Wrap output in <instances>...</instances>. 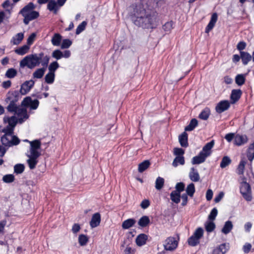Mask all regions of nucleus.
<instances>
[{
	"label": "nucleus",
	"instance_id": "obj_1",
	"mask_svg": "<svg viewBox=\"0 0 254 254\" xmlns=\"http://www.w3.org/2000/svg\"><path fill=\"white\" fill-rule=\"evenodd\" d=\"M132 20L136 26L143 29H155L159 24L157 14L147 12L141 6H137L134 8Z\"/></svg>",
	"mask_w": 254,
	"mask_h": 254
},
{
	"label": "nucleus",
	"instance_id": "obj_2",
	"mask_svg": "<svg viewBox=\"0 0 254 254\" xmlns=\"http://www.w3.org/2000/svg\"><path fill=\"white\" fill-rule=\"evenodd\" d=\"M44 55L43 53H40L39 54H30L25 57L19 64L20 67L24 68L27 67L29 69H33L36 66H38L41 64L42 58Z\"/></svg>",
	"mask_w": 254,
	"mask_h": 254
},
{
	"label": "nucleus",
	"instance_id": "obj_3",
	"mask_svg": "<svg viewBox=\"0 0 254 254\" xmlns=\"http://www.w3.org/2000/svg\"><path fill=\"white\" fill-rule=\"evenodd\" d=\"M203 235V229L201 227L197 228L192 235L188 239V244L191 247L196 246L199 243L200 239L202 237Z\"/></svg>",
	"mask_w": 254,
	"mask_h": 254
},
{
	"label": "nucleus",
	"instance_id": "obj_4",
	"mask_svg": "<svg viewBox=\"0 0 254 254\" xmlns=\"http://www.w3.org/2000/svg\"><path fill=\"white\" fill-rule=\"evenodd\" d=\"M240 193L246 201H252L253 197L251 186L249 183L245 181L241 183Z\"/></svg>",
	"mask_w": 254,
	"mask_h": 254
},
{
	"label": "nucleus",
	"instance_id": "obj_5",
	"mask_svg": "<svg viewBox=\"0 0 254 254\" xmlns=\"http://www.w3.org/2000/svg\"><path fill=\"white\" fill-rule=\"evenodd\" d=\"M179 236L177 234V239L173 237L167 238L164 244V249L166 251H173L178 247L179 241Z\"/></svg>",
	"mask_w": 254,
	"mask_h": 254
},
{
	"label": "nucleus",
	"instance_id": "obj_6",
	"mask_svg": "<svg viewBox=\"0 0 254 254\" xmlns=\"http://www.w3.org/2000/svg\"><path fill=\"white\" fill-rule=\"evenodd\" d=\"M31 96H27L24 98L21 102V106L29 107L31 110H36L39 105V101L37 99H32Z\"/></svg>",
	"mask_w": 254,
	"mask_h": 254
},
{
	"label": "nucleus",
	"instance_id": "obj_7",
	"mask_svg": "<svg viewBox=\"0 0 254 254\" xmlns=\"http://www.w3.org/2000/svg\"><path fill=\"white\" fill-rule=\"evenodd\" d=\"M30 144V154L34 155H41L39 150L40 149L41 146V142L39 139H35L31 141H29Z\"/></svg>",
	"mask_w": 254,
	"mask_h": 254
},
{
	"label": "nucleus",
	"instance_id": "obj_8",
	"mask_svg": "<svg viewBox=\"0 0 254 254\" xmlns=\"http://www.w3.org/2000/svg\"><path fill=\"white\" fill-rule=\"evenodd\" d=\"M35 81L32 79L25 81L21 84L19 92L22 95H26L33 87Z\"/></svg>",
	"mask_w": 254,
	"mask_h": 254
},
{
	"label": "nucleus",
	"instance_id": "obj_9",
	"mask_svg": "<svg viewBox=\"0 0 254 254\" xmlns=\"http://www.w3.org/2000/svg\"><path fill=\"white\" fill-rule=\"evenodd\" d=\"M21 95L17 90L9 92L7 94L5 101L16 103L21 98Z\"/></svg>",
	"mask_w": 254,
	"mask_h": 254
},
{
	"label": "nucleus",
	"instance_id": "obj_10",
	"mask_svg": "<svg viewBox=\"0 0 254 254\" xmlns=\"http://www.w3.org/2000/svg\"><path fill=\"white\" fill-rule=\"evenodd\" d=\"M230 107V103L228 100H222L216 105L215 111L218 114H221L227 110Z\"/></svg>",
	"mask_w": 254,
	"mask_h": 254
},
{
	"label": "nucleus",
	"instance_id": "obj_11",
	"mask_svg": "<svg viewBox=\"0 0 254 254\" xmlns=\"http://www.w3.org/2000/svg\"><path fill=\"white\" fill-rule=\"evenodd\" d=\"M214 140H212L210 142L207 143L202 148V150L200 152L206 158L210 156L211 154V149L214 145Z\"/></svg>",
	"mask_w": 254,
	"mask_h": 254
},
{
	"label": "nucleus",
	"instance_id": "obj_12",
	"mask_svg": "<svg viewBox=\"0 0 254 254\" xmlns=\"http://www.w3.org/2000/svg\"><path fill=\"white\" fill-rule=\"evenodd\" d=\"M15 114L18 117V123L19 124H22L29 118L27 110L25 108H20Z\"/></svg>",
	"mask_w": 254,
	"mask_h": 254
},
{
	"label": "nucleus",
	"instance_id": "obj_13",
	"mask_svg": "<svg viewBox=\"0 0 254 254\" xmlns=\"http://www.w3.org/2000/svg\"><path fill=\"white\" fill-rule=\"evenodd\" d=\"M26 155L29 158L27 160V162L29 168L31 170L35 169L38 162L37 159L40 156L32 154H27Z\"/></svg>",
	"mask_w": 254,
	"mask_h": 254
},
{
	"label": "nucleus",
	"instance_id": "obj_14",
	"mask_svg": "<svg viewBox=\"0 0 254 254\" xmlns=\"http://www.w3.org/2000/svg\"><path fill=\"white\" fill-rule=\"evenodd\" d=\"M39 16V13L36 11H32V12L25 14L23 19V22L25 25H28L30 21L37 18Z\"/></svg>",
	"mask_w": 254,
	"mask_h": 254
},
{
	"label": "nucleus",
	"instance_id": "obj_15",
	"mask_svg": "<svg viewBox=\"0 0 254 254\" xmlns=\"http://www.w3.org/2000/svg\"><path fill=\"white\" fill-rule=\"evenodd\" d=\"M229 249V244L223 243L215 248L212 252V254H225Z\"/></svg>",
	"mask_w": 254,
	"mask_h": 254
},
{
	"label": "nucleus",
	"instance_id": "obj_16",
	"mask_svg": "<svg viewBox=\"0 0 254 254\" xmlns=\"http://www.w3.org/2000/svg\"><path fill=\"white\" fill-rule=\"evenodd\" d=\"M218 18V15L216 13H213L211 15L210 20L209 21L208 25L205 28V33H209L210 30H211L215 26L216 22H217Z\"/></svg>",
	"mask_w": 254,
	"mask_h": 254
},
{
	"label": "nucleus",
	"instance_id": "obj_17",
	"mask_svg": "<svg viewBox=\"0 0 254 254\" xmlns=\"http://www.w3.org/2000/svg\"><path fill=\"white\" fill-rule=\"evenodd\" d=\"M248 138L246 135H240L237 134L235 135L234 143L237 146L244 144L248 141Z\"/></svg>",
	"mask_w": 254,
	"mask_h": 254
},
{
	"label": "nucleus",
	"instance_id": "obj_18",
	"mask_svg": "<svg viewBox=\"0 0 254 254\" xmlns=\"http://www.w3.org/2000/svg\"><path fill=\"white\" fill-rule=\"evenodd\" d=\"M179 141L182 147H187L189 146L188 135L186 131L183 132L179 136Z\"/></svg>",
	"mask_w": 254,
	"mask_h": 254
},
{
	"label": "nucleus",
	"instance_id": "obj_19",
	"mask_svg": "<svg viewBox=\"0 0 254 254\" xmlns=\"http://www.w3.org/2000/svg\"><path fill=\"white\" fill-rule=\"evenodd\" d=\"M101 221L100 214L99 213L94 214L90 222V225L92 228H95L99 225Z\"/></svg>",
	"mask_w": 254,
	"mask_h": 254
},
{
	"label": "nucleus",
	"instance_id": "obj_20",
	"mask_svg": "<svg viewBox=\"0 0 254 254\" xmlns=\"http://www.w3.org/2000/svg\"><path fill=\"white\" fill-rule=\"evenodd\" d=\"M35 8V6L34 4L31 2L22 8L20 11L19 13L23 16L25 14H27L33 11Z\"/></svg>",
	"mask_w": 254,
	"mask_h": 254
},
{
	"label": "nucleus",
	"instance_id": "obj_21",
	"mask_svg": "<svg viewBox=\"0 0 254 254\" xmlns=\"http://www.w3.org/2000/svg\"><path fill=\"white\" fill-rule=\"evenodd\" d=\"M24 32L16 34L10 40V43L14 45H19L24 38Z\"/></svg>",
	"mask_w": 254,
	"mask_h": 254
},
{
	"label": "nucleus",
	"instance_id": "obj_22",
	"mask_svg": "<svg viewBox=\"0 0 254 254\" xmlns=\"http://www.w3.org/2000/svg\"><path fill=\"white\" fill-rule=\"evenodd\" d=\"M189 176L190 180L192 182H197L200 180L198 172L194 167L191 168Z\"/></svg>",
	"mask_w": 254,
	"mask_h": 254
},
{
	"label": "nucleus",
	"instance_id": "obj_23",
	"mask_svg": "<svg viewBox=\"0 0 254 254\" xmlns=\"http://www.w3.org/2000/svg\"><path fill=\"white\" fill-rule=\"evenodd\" d=\"M241 59L243 64L246 65L252 60V55L247 52H240Z\"/></svg>",
	"mask_w": 254,
	"mask_h": 254
},
{
	"label": "nucleus",
	"instance_id": "obj_24",
	"mask_svg": "<svg viewBox=\"0 0 254 254\" xmlns=\"http://www.w3.org/2000/svg\"><path fill=\"white\" fill-rule=\"evenodd\" d=\"M148 239V236L145 234L138 235L135 240V242L138 246H142L145 245Z\"/></svg>",
	"mask_w": 254,
	"mask_h": 254
},
{
	"label": "nucleus",
	"instance_id": "obj_25",
	"mask_svg": "<svg viewBox=\"0 0 254 254\" xmlns=\"http://www.w3.org/2000/svg\"><path fill=\"white\" fill-rule=\"evenodd\" d=\"M242 94V92L240 89H233L231 92L230 96L231 100L233 103L238 101Z\"/></svg>",
	"mask_w": 254,
	"mask_h": 254
},
{
	"label": "nucleus",
	"instance_id": "obj_26",
	"mask_svg": "<svg viewBox=\"0 0 254 254\" xmlns=\"http://www.w3.org/2000/svg\"><path fill=\"white\" fill-rule=\"evenodd\" d=\"M206 158L205 156L199 152L197 156L192 158L191 162L193 165L199 164L205 162Z\"/></svg>",
	"mask_w": 254,
	"mask_h": 254
},
{
	"label": "nucleus",
	"instance_id": "obj_27",
	"mask_svg": "<svg viewBox=\"0 0 254 254\" xmlns=\"http://www.w3.org/2000/svg\"><path fill=\"white\" fill-rule=\"evenodd\" d=\"M3 122L4 123H7L8 124V126L14 128L17 123H18V120L15 116H13L11 117H4L3 118Z\"/></svg>",
	"mask_w": 254,
	"mask_h": 254
},
{
	"label": "nucleus",
	"instance_id": "obj_28",
	"mask_svg": "<svg viewBox=\"0 0 254 254\" xmlns=\"http://www.w3.org/2000/svg\"><path fill=\"white\" fill-rule=\"evenodd\" d=\"M233 228V225L232 221L229 220L225 222L224 225L221 230V232L225 235L228 234L231 232Z\"/></svg>",
	"mask_w": 254,
	"mask_h": 254
},
{
	"label": "nucleus",
	"instance_id": "obj_29",
	"mask_svg": "<svg viewBox=\"0 0 254 254\" xmlns=\"http://www.w3.org/2000/svg\"><path fill=\"white\" fill-rule=\"evenodd\" d=\"M58 2L55 0H50L47 5V8L51 11H53L55 14L57 13L58 10Z\"/></svg>",
	"mask_w": 254,
	"mask_h": 254
},
{
	"label": "nucleus",
	"instance_id": "obj_30",
	"mask_svg": "<svg viewBox=\"0 0 254 254\" xmlns=\"http://www.w3.org/2000/svg\"><path fill=\"white\" fill-rule=\"evenodd\" d=\"M136 221L133 218H129L125 220L122 223V228L124 229H128L132 227L135 223Z\"/></svg>",
	"mask_w": 254,
	"mask_h": 254
},
{
	"label": "nucleus",
	"instance_id": "obj_31",
	"mask_svg": "<svg viewBox=\"0 0 254 254\" xmlns=\"http://www.w3.org/2000/svg\"><path fill=\"white\" fill-rule=\"evenodd\" d=\"M198 125L197 120L194 118L190 120L189 124L185 128V131H190L193 130Z\"/></svg>",
	"mask_w": 254,
	"mask_h": 254
},
{
	"label": "nucleus",
	"instance_id": "obj_32",
	"mask_svg": "<svg viewBox=\"0 0 254 254\" xmlns=\"http://www.w3.org/2000/svg\"><path fill=\"white\" fill-rule=\"evenodd\" d=\"M247 156L250 161H252L254 159V141L250 144L247 150Z\"/></svg>",
	"mask_w": 254,
	"mask_h": 254
},
{
	"label": "nucleus",
	"instance_id": "obj_33",
	"mask_svg": "<svg viewBox=\"0 0 254 254\" xmlns=\"http://www.w3.org/2000/svg\"><path fill=\"white\" fill-rule=\"evenodd\" d=\"M62 39V36L60 34L55 33L51 39V42L54 46H59L61 43Z\"/></svg>",
	"mask_w": 254,
	"mask_h": 254
},
{
	"label": "nucleus",
	"instance_id": "obj_34",
	"mask_svg": "<svg viewBox=\"0 0 254 254\" xmlns=\"http://www.w3.org/2000/svg\"><path fill=\"white\" fill-rule=\"evenodd\" d=\"M210 115V109L208 107L205 108L199 114L198 117L203 120H207Z\"/></svg>",
	"mask_w": 254,
	"mask_h": 254
},
{
	"label": "nucleus",
	"instance_id": "obj_35",
	"mask_svg": "<svg viewBox=\"0 0 254 254\" xmlns=\"http://www.w3.org/2000/svg\"><path fill=\"white\" fill-rule=\"evenodd\" d=\"M150 222V219L147 216H143L138 221V225L142 227H146Z\"/></svg>",
	"mask_w": 254,
	"mask_h": 254
},
{
	"label": "nucleus",
	"instance_id": "obj_36",
	"mask_svg": "<svg viewBox=\"0 0 254 254\" xmlns=\"http://www.w3.org/2000/svg\"><path fill=\"white\" fill-rule=\"evenodd\" d=\"M30 47L28 45H24L19 48L15 49V52L19 55L22 56L27 53Z\"/></svg>",
	"mask_w": 254,
	"mask_h": 254
},
{
	"label": "nucleus",
	"instance_id": "obj_37",
	"mask_svg": "<svg viewBox=\"0 0 254 254\" xmlns=\"http://www.w3.org/2000/svg\"><path fill=\"white\" fill-rule=\"evenodd\" d=\"M46 71V68L45 67L40 68L36 69L32 74L33 77L34 78H41L43 75H44L45 72Z\"/></svg>",
	"mask_w": 254,
	"mask_h": 254
},
{
	"label": "nucleus",
	"instance_id": "obj_38",
	"mask_svg": "<svg viewBox=\"0 0 254 254\" xmlns=\"http://www.w3.org/2000/svg\"><path fill=\"white\" fill-rule=\"evenodd\" d=\"M185 163V161L184 156H176L173 161L172 165L174 167H177L179 164L183 165Z\"/></svg>",
	"mask_w": 254,
	"mask_h": 254
},
{
	"label": "nucleus",
	"instance_id": "obj_39",
	"mask_svg": "<svg viewBox=\"0 0 254 254\" xmlns=\"http://www.w3.org/2000/svg\"><path fill=\"white\" fill-rule=\"evenodd\" d=\"M150 165V163L149 160H144L138 165V172L142 173L149 167Z\"/></svg>",
	"mask_w": 254,
	"mask_h": 254
},
{
	"label": "nucleus",
	"instance_id": "obj_40",
	"mask_svg": "<svg viewBox=\"0 0 254 254\" xmlns=\"http://www.w3.org/2000/svg\"><path fill=\"white\" fill-rule=\"evenodd\" d=\"M181 194L177 191H172L170 193L171 200L175 203H179L180 202Z\"/></svg>",
	"mask_w": 254,
	"mask_h": 254
},
{
	"label": "nucleus",
	"instance_id": "obj_41",
	"mask_svg": "<svg viewBox=\"0 0 254 254\" xmlns=\"http://www.w3.org/2000/svg\"><path fill=\"white\" fill-rule=\"evenodd\" d=\"M10 140V136L7 135H3L0 138L2 144L7 148L9 147Z\"/></svg>",
	"mask_w": 254,
	"mask_h": 254
},
{
	"label": "nucleus",
	"instance_id": "obj_42",
	"mask_svg": "<svg viewBox=\"0 0 254 254\" xmlns=\"http://www.w3.org/2000/svg\"><path fill=\"white\" fill-rule=\"evenodd\" d=\"M19 108L16 103L12 102H9V105L6 107L8 112L15 113L17 112Z\"/></svg>",
	"mask_w": 254,
	"mask_h": 254
},
{
	"label": "nucleus",
	"instance_id": "obj_43",
	"mask_svg": "<svg viewBox=\"0 0 254 254\" xmlns=\"http://www.w3.org/2000/svg\"><path fill=\"white\" fill-rule=\"evenodd\" d=\"M195 187L193 183H190L189 185H188L186 191V194L189 195L190 197H192L195 192Z\"/></svg>",
	"mask_w": 254,
	"mask_h": 254
},
{
	"label": "nucleus",
	"instance_id": "obj_44",
	"mask_svg": "<svg viewBox=\"0 0 254 254\" xmlns=\"http://www.w3.org/2000/svg\"><path fill=\"white\" fill-rule=\"evenodd\" d=\"M231 163V159L227 156L222 158L220 166L221 168H224L230 165Z\"/></svg>",
	"mask_w": 254,
	"mask_h": 254
},
{
	"label": "nucleus",
	"instance_id": "obj_45",
	"mask_svg": "<svg viewBox=\"0 0 254 254\" xmlns=\"http://www.w3.org/2000/svg\"><path fill=\"white\" fill-rule=\"evenodd\" d=\"M55 77V73L49 72L45 76V82L48 84H52L54 82Z\"/></svg>",
	"mask_w": 254,
	"mask_h": 254
},
{
	"label": "nucleus",
	"instance_id": "obj_46",
	"mask_svg": "<svg viewBox=\"0 0 254 254\" xmlns=\"http://www.w3.org/2000/svg\"><path fill=\"white\" fill-rule=\"evenodd\" d=\"M164 179L160 177H158L155 181V188L157 190H160L164 186Z\"/></svg>",
	"mask_w": 254,
	"mask_h": 254
},
{
	"label": "nucleus",
	"instance_id": "obj_47",
	"mask_svg": "<svg viewBox=\"0 0 254 254\" xmlns=\"http://www.w3.org/2000/svg\"><path fill=\"white\" fill-rule=\"evenodd\" d=\"M212 221L207 222L205 224V230L208 233L213 232L216 227L215 223Z\"/></svg>",
	"mask_w": 254,
	"mask_h": 254
},
{
	"label": "nucleus",
	"instance_id": "obj_48",
	"mask_svg": "<svg viewBox=\"0 0 254 254\" xmlns=\"http://www.w3.org/2000/svg\"><path fill=\"white\" fill-rule=\"evenodd\" d=\"M25 169V166L22 164H17L14 166V172L16 174L22 173Z\"/></svg>",
	"mask_w": 254,
	"mask_h": 254
},
{
	"label": "nucleus",
	"instance_id": "obj_49",
	"mask_svg": "<svg viewBox=\"0 0 254 254\" xmlns=\"http://www.w3.org/2000/svg\"><path fill=\"white\" fill-rule=\"evenodd\" d=\"M2 180L5 183H11L14 181L15 177L12 174H7L3 176Z\"/></svg>",
	"mask_w": 254,
	"mask_h": 254
},
{
	"label": "nucleus",
	"instance_id": "obj_50",
	"mask_svg": "<svg viewBox=\"0 0 254 254\" xmlns=\"http://www.w3.org/2000/svg\"><path fill=\"white\" fill-rule=\"evenodd\" d=\"M17 72L16 70L13 68H10L7 69L5 73V76L9 78H14L16 76Z\"/></svg>",
	"mask_w": 254,
	"mask_h": 254
},
{
	"label": "nucleus",
	"instance_id": "obj_51",
	"mask_svg": "<svg viewBox=\"0 0 254 254\" xmlns=\"http://www.w3.org/2000/svg\"><path fill=\"white\" fill-rule=\"evenodd\" d=\"M246 79L243 74H238L235 78V82L239 86H241L245 83Z\"/></svg>",
	"mask_w": 254,
	"mask_h": 254
},
{
	"label": "nucleus",
	"instance_id": "obj_52",
	"mask_svg": "<svg viewBox=\"0 0 254 254\" xmlns=\"http://www.w3.org/2000/svg\"><path fill=\"white\" fill-rule=\"evenodd\" d=\"M88 241V238L85 235L81 234L78 237V243L81 246H84L86 245Z\"/></svg>",
	"mask_w": 254,
	"mask_h": 254
},
{
	"label": "nucleus",
	"instance_id": "obj_53",
	"mask_svg": "<svg viewBox=\"0 0 254 254\" xmlns=\"http://www.w3.org/2000/svg\"><path fill=\"white\" fill-rule=\"evenodd\" d=\"M59 64L57 61L52 62L49 66V72L55 73V72L59 67Z\"/></svg>",
	"mask_w": 254,
	"mask_h": 254
},
{
	"label": "nucleus",
	"instance_id": "obj_54",
	"mask_svg": "<svg viewBox=\"0 0 254 254\" xmlns=\"http://www.w3.org/2000/svg\"><path fill=\"white\" fill-rule=\"evenodd\" d=\"M14 128L10 126H7L2 129L1 132L4 133V135L11 136L13 133Z\"/></svg>",
	"mask_w": 254,
	"mask_h": 254
},
{
	"label": "nucleus",
	"instance_id": "obj_55",
	"mask_svg": "<svg viewBox=\"0 0 254 254\" xmlns=\"http://www.w3.org/2000/svg\"><path fill=\"white\" fill-rule=\"evenodd\" d=\"M173 24L172 21L167 22L163 25L162 28L165 31L170 32L173 28Z\"/></svg>",
	"mask_w": 254,
	"mask_h": 254
},
{
	"label": "nucleus",
	"instance_id": "obj_56",
	"mask_svg": "<svg viewBox=\"0 0 254 254\" xmlns=\"http://www.w3.org/2000/svg\"><path fill=\"white\" fill-rule=\"evenodd\" d=\"M87 25V22L85 21H82L77 27L76 29V34L78 35L81 33L85 29Z\"/></svg>",
	"mask_w": 254,
	"mask_h": 254
},
{
	"label": "nucleus",
	"instance_id": "obj_57",
	"mask_svg": "<svg viewBox=\"0 0 254 254\" xmlns=\"http://www.w3.org/2000/svg\"><path fill=\"white\" fill-rule=\"evenodd\" d=\"M246 164V161L243 160H241L238 167L237 168L238 173L239 175H242L244 173L245 166Z\"/></svg>",
	"mask_w": 254,
	"mask_h": 254
},
{
	"label": "nucleus",
	"instance_id": "obj_58",
	"mask_svg": "<svg viewBox=\"0 0 254 254\" xmlns=\"http://www.w3.org/2000/svg\"><path fill=\"white\" fill-rule=\"evenodd\" d=\"M185 185V184L183 182H180L177 183L175 186V190H173L174 191H177L181 194V192L184 190Z\"/></svg>",
	"mask_w": 254,
	"mask_h": 254
},
{
	"label": "nucleus",
	"instance_id": "obj_59",
	"mask_svg": "<svg viewBox=\"0 0 254 254\" xmlns=\"http://www.w3.org/2000/svg\"><path fill=\"white\" fill-rule=\"evenodd\" d=\"M52 56L57 60H60L63 58V52L60 50H56L53 52Z\"/></svg>",
	"mask_w": 254,
	"mask_h": 254
},
{
	"label": "nucleus",
	"instance_id": "obj_60",
	"mask_svg": "<svg viewBox=\"0 0 254 254\" xmlns=\"http://www.w3.org/2000/svg\"><path fill=\"white\" fill-rule=\"evenodd\" d=\"M11 140L10 142L9 147L17 145L20 142V140L15 135H12L10 136Z\"/></svg>",
	"mask_w": 254,
	"mask_h": 254
},
{
	"label": "nucleus",
	"instance_id": "obj_61",
	"mask_svg": "<svg viewBox=\"0 0 254 254\" xmlns=\"http://www.w3.org/2000/svg\"><path fill=\"white\" fill-rule=\"evenodd\" d=\"M72 44V42L71 40L68 39H65L63 40L61 48L62 49H67Z\"/></svg>",
	"mask_w": 254,
	"mask_h": 254
},
{
	"label": "nucleus",
	"instance_id": "obj_62",
	"mask_svg": "<svg viewBox=\"0 0 254 254\" xmlns=\"http://www.w3.org/2000/svg\"><path fill=\"white\" fill-rule=\"evenodd\" d=\"M217 214H218V210L216 208H213L209 215H208V219L210 220V221H213L215 219V218L217 216Z\"/></svg>",
	"mask_w": 254,
	"mask_h": 254
},
{
	"label": "nucleus",
	"instance_id": "obj_63",
	"mask_svg": "<svg viewBox=\"0 0 254 254\" xmlns=\"http://www.w3.org/2000/svg\"><path fill=\"white\" fill-rule=\"evenodd\" d=\"M185 150L181 148H175L174 149V154L176 156H184Z\"/></svg>",
	"mask_w": 254,
	"mask_h": 254
},
{
	"label": "nucleus",
	"instance_id": "obj_64",
	"mask_svg": "<svg viewBox=\"0 0 254 254\" xmlns=\"http://www.w3.org/2000/svg\"><path fill=\"white\" fill-rule=\"evenodd\" d=\"M247 44L245 42L242 41L239 42L237 45V49L238 50L241 52H243V50L246 49Z\"/></svg>",
	"mask_w": 254,
	"mask_h": 254
}]
</instances>
